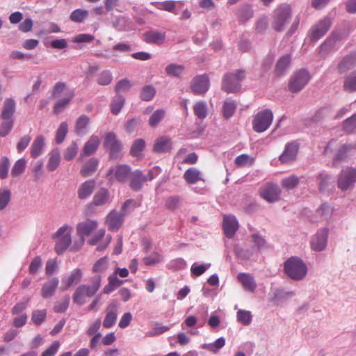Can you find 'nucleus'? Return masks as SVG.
<instances>
[{
    "label": "nucleus",
    "instance_id": "603ef678",
    "mask_svg": "<svg viewBox=\"0 0 356 356\" xmlns=\"http://www.w3.org/2000/svg\"><path fill=\"white\" fill-rule=\"evenodd\" d=\"M89 13L87 10L78 8L72 11L70 18L76 23L83 22L88 16Z\"/></svg>",
    "mask_w": 356,
    "mask_h": 356
},
{
    "label": "nucleus",
    "instance_id": "f257e3e1",
    "mask_svg": "<svg viewBox=\"0 0 356 356\" xmlns=\"http://www.w3.org/2000/svg\"><path fill=\"white\" fill-rule=\"evenodd\" d=\"M102 277L99 275H95L90 284H81L79 286L73 295V301L75 304L83 305L86 302V297L93 296L101 286Z\"/></svg>",
    "mask_w": 356,
    "mask_h": 356
},
{
    "label": "nucleus",
    "instance_id": "ddd939ff",
    "mask_svg": "<svg viewBox=\"0 0 356 356\" xmlns=\"http://www.w3.org/2000/svg\"><path fill=\"white\" fill-rule=\"evenodd\" d=\"M120 304L116 300H113L108 303L105 310L106 316L103 321L104 327L110 328L115 324Z\"/></svg>",
    "mask_w": 356,
    "mask_h": 356
},
{
    "label": "nucleus",
    "instance_id": "f8f14e48",
    "mask_svg": "<svg viewBox=\"0 0 356 356\" xmlns=\"http://www.w3.org/2000/svg\"><path fill=\"white\" fill-rule=\"evenodd\" d=\"M209 79L205 74L196 76L191 82V91L197 95H204L209 90Z\"/></svg>",
    "mask_w": 356,
    "mask_h": 356
},
{
    "label": "nucleus",
    "instance_id": "a211bd4d",
    "mask_svg": "<svg viewBox=\"0 0 356 356\" xmlns=\"http://www.w3.org/2000/svg\"><path fill=\"white\" fill-rule=\"evenodd\" d=\"M131 168L127 165H119L115 168L111 167L109 168L107 177L111 176L114 174L115 179L120 182H124L128 176L130 175Z\"/></svg>",
    "mask_w": 356,
    "mask_h": 356
},
{
    "label": "nucleus",
    "instance_id": "423d86ee",
    "mask_svg": "<svg viewBox=\"0 0 356 356\" xmlns=\"http://www.w3.org/2000/svg\"><path fill=\"white\" fill-rule=\"evenodd\" d=\"M356 183V169L347 167L341 170L338 175L337 187L341 191H346L354 188Z\"/></svg>",
    "mask_w": 356,
    "mask_h": 356
},
{
    "label": "nucleus",
    "instance_id": "1a4fd4ad",
    "mask_svg": "<svg viewBox=\"0 0 356 356\" xmlns=\"http://www.w3.org/2000/svg\"><path fill=\"white\" fill-rule=\"evenodd\" d=\"M273 114L271 110L264 109L259 111L252 120V127L254 131L261 133L267 130L272 124Z\"/></svg>",
    "mask_w": 356,
    "mask_h": 356
},
{
    "label": "nucleus",
    "instance_id": "e433bc0d",
    "mask_svg": "<svg viewBox=\"0 0 356 356\" xmlns=\"http://www.w3.org/2000/svg\"><path fill=\"white\" fill-rule=\"evenodd\" d=\"M171 149V140L166 136H162L156 139L154 145L156 152H165Z\"/></svg>",
    "mask_w": 356,
    "mask_h": 356
},
{
    "label": "nucleus",
    "instance_id": "58836bf2",
    "mask_svg": "<svg viewBox=\"0 0 356 356\" xmlns=\"http://www.w3.org/2000/svg\"><path fill=\"white\" fill-rule=\"evenodd\" d=\"M108 282L104 287L103 291L105 294H109L115 289L124 284V281L120 280L115 274H112L108 277Z\"/></svg>",
    "mask_w": 356,
    "mask_h": 356
},
{
    "label": "nucleus",
    "instance_id": "a878e982",
    "mask_svg": "<svg viewBox=\"0 0 356 356\" xmlns=\"http://www.w3.org/2000/svg\"><path fill=\"white\" fill-rule=\"evenodd\" d=\"M184 179L188 184H195L200 181H205L202 172L194 167L190 168L185 171Z\"/></svg>",
    "mask_w": 356,
    "mask_h": 356
},
{
    "label": "nucleus",
    "instance_id": "aec40b11",
    "mask_svg": "<svg viewBox=\"0 0 356 356\" xmlns=\"http://www.w3.org/2000/svg\"><path fill=\"white\" fill-rule=\"evenodd\" d=\"M238 224L234 216H225L223 219L222 227L225 234L228 238H232L238 229Z\"/></svg>",
    "mask_w": 356,
    "mask_h": 356
},
{
    "label": "nucleus",
    "instance_id": "6e6d98bb",
    "mask_svg": "<svg viewBox=\"0 0 356 356\" xmlns=\"http://www.w3.org/2000/svg\"><path fill=\"white\" fill-rule=\"evenodd\" d=\"M195 115L200 119H204L207 115V105L205 102L200 101L193 106Z\"/></svg>",
    "mask_w": 356,
    "mask_h": 356
},
{
    "label": "nucleus",
    "instance_id": "ea45409f",
    "mask_svg": "<svg viewBox=\"0 0 356 356\" xmlns=\"http://www.w3.org/2000/svg\"><path fill=\"white\" fill-rule=\"evenodd\" d=\"M185 67L183 65L170 63L165 67V74L169 76L179 78L184 73Z\"/></svg>",
    "mask_w": 356,
    "mask_h": 356
},
{
    "label": "nucleus",
    "instance_id": "4d7b16f0",
    "mask_svg": "<svg viewBox=\"0 0 356 356\" xmlns=\"http://www.w3.org/2000/svg\"><path fill=\"white\" fill-rule=\"evenodd\" d=\"M68 132V124L66 122H63L60 124L56 134V143L57 144H61Z\"/></svg>",
    "mask_w": 356,
    "mask_h": 356
},
{
    "label": "nucleus",
    "instance_id": "412c9836",
    "mask_svg": "<svg viewBox=\"0 0 356 356\" xmlns=\"http://www.w3.org/2000/svg\"><path fill=\"white\" fill-rule=\"evenodd\" d=\"M99 144V137L97 135H92L85 143L84 147L81 152V156H90L95 154L97 152Z\"/></svg>",
    "mask_w": 356,
    "mask_h": 356
},
{
    "label": "nucleus",
    "instance_id": "f3484780",
    "mask_svg": "<svg viewBox=\"0 0 356 356\" xmlns=\"http://www.w3.org/2000/svg\"><path fill=\"white\" fill-rule=\"evenodd\" d=\"M165 38V33L158 30L147 31L143 35V39L145 42L157 45L163 44Z\"/></svg>",
    "mask_w": 356,
    "mask_h": 356
},
{
    "label": "nucleus",
    "instance_id": "09e8293b",
    "mask_svg": "<svg viewBox=\"0 0 356 356\" xmlns=\"http://www.w3.org/2000/svg\"><path fill=\"white\" fill-rule=\"evenodd\" d=\"M317 180L319 181V191L324 192L331 183L332 177L330 175L321 172L318 175Z\"/></svg>",
    "mask_w": 356,
    "mask_h": 356
},
{
    "label": "nucleus",
    "instance_id": "79ce46f5",
    "mask_svg": "<svg viewBox=\"0 0 356 356\" xmlns=\"http://www.w3.org/2000/svg\"><path fill=\"white\" fill-rule=\"evenodd\" d=\"M333 214V208L327 203H323L316 210V215L323 220H330Z\"/></svg>",
    "mask_w": 356,
    "mask_h": 356
},
{
    "label": "nucleus",
    "instance_id": "9d476101",
    "mask_svg": "<svg viewBox=\"0 0 356 356\" xmlns=\"http://www.w3.org/2000/svg\"><path fill=\"white\" fill-rule=\"evenodd\" d=\"M332 25L330 17H325L312 26L309 31V36L312 42H316L323 37L330 30Z\"/></svg>",
    "mask_w": 356,
    "mask_h": 356
},
{
    "label": "nucleus",
    "instance_id": "49530a36",
    "mask_svg": "<svg viewBox=\"0 0 356 356\" xmlns=\"http://www.w3.org/2000/svg\"><path fill=\"white\" fill-rule=\"evenodd\" d=\"M73 97L74 93L73 92H71L70 93L68 94L67 97H65L58 100L54 104V112L56 114L62 112L64 110V108L71 102Z\"/></svg>",
    "mask_w": 356,
    "mask_h": 356
},
{
    "label": "nucleus",
    "instance_id": "72a5a7b5",
    "mask_svg": "<svg viewBox=\"0 0 356 356\" xmlns=\"http://www.w3.org/2000/svg\"><path fill=\"white\" fill-rule=\"evenodd\" d=\"M98 164L99 160L97 159L94 157L90 159L81 168L80 170L81 175L84 177L92 175L97 170Z\"/></svg>",
    "mask_w": 356,
    "mask_h": 356
},
{
    "label": "nucleus",
    "instance_id": "37998d69",
    "mask_svg": "<svg viewBox=\"0 0 356 356\" xmlns=\"http://www.w3.org/2000/svg\"><path fill=\"white\" fill-rule=\"evenodd\" d=\"M125 103V98L122 95H115L112 99L110 108L113 115H118L121 111Z\"/></svg>",
    "mask_w": 356,
    "mask_h": 356
},
{
    "label": "nucleus",
    "instance_id": "69168bd1",
    "mask_svg": "<svg viewBox=\"0 0 356 356\" xmlns=\"http://www.w3.org/2000/svg\"><path fill=\"white\" fill-rule=\"evenodd\" d=\"M145 143L143 139H136L133 143L130 153L134 156H138L145 148Z\"/></svg>",
    "mask_w": 356,
    "mask_h": 356
},
{
    "label": "nucleus",
    "instance_id": "c85d7f7f",
    "mask_svg": "<svg viewBox=\"0 0 356 356\" xmlns=\"http://www.w3.org/2000/svg\"><path fill=\"white\" fill-rule=\"evenodd\" d=\"M59 284L58 277H52L46 282L41 289V293L44 298H51L55 293Z\"/></svg>",
    "mask_w": 356,
    "mask_h": 356
},
{
    "label": "nucleus",
    "instance_id": "bf43d9fd",
    "mask_svg": "<svg viewBox=\"0 0 356 356\" xmlns=\"http://www.w3.org/2000/svg\"><path fill=\"white\" fill-rule=\"evenodd\" d=\"M108 268V258L106 257L98 259L92 267V270L95 273H102L105 272Z\"/></svg>",
    "mask_w": 356,
    "mask_h": 356
},
{
    "label": "nucleus",
    "instance_id": "a19ab883",
    "mask_svg": "<svg viewBox=\"0 0 356 356\" xmlns=\"http://www.w3.org/2000/svg\"><path fill=\"white\" fill-rule=\"evenodd\" d=\"M237 108V104L235 101L227 99L225 101L222 106V115L226 119L230 118L235 113Z\"/></svg>",
    "mask_w": 356,
    "mask_h": 356
},
{
    "label": "nucleus",
    "instance_id": "bb28decb",
    "mask_svg": "<svg viewBox=\"0 0 356 356\" xmlns=\"http://www.w3.org/2000/svg\"><path fill=\"white\" fill-rule=\"evenodd\" d=\"M236 15L239 23L244 24L253 17L254 12L250 5L242 4L238 8Z\"/></svg>",
    "mask_w": 356,
    "mask_h": 356
},
{
    "label": "nucleus",
    "instance_id": "dca6fc26",
    "mask_svg": "<svg viewBox=\"0 0 356 356\" xmlns=\"http://www.w3.org/2000/svg\"><path fill=\"white\" fill-rule=\"evenodd\" d=\"M299 149V145L296 141L287 143L284 149L280 156V161L282 163H289L293 161L297 156Z\"/></svg>",
    "mask_w": 356,
    "mask_h": 356
},
{
    "label": "nucleus",
    "instance_id": "8fccbe9b",
    "mask_svg": "<svg viewBox=\"0 0 356 356\" xmlns=\"http://www.w3.org/2000/svg\"><path fill=\"white\" fill-rule=\"evenodd\" d=\"M11 200V191L8 188H0V211L3 210L8 205Z\"/></svg>",
    "mask_w": 356,
    "mask_h": 356
},
{
    "label": "nucleus",
    "instance_id": "cd10ccee",
    "mask_svg": "<svg viewBox=\"0 0 356 356\" xmlns=\"http://www.w3.org/2000/svg\"><path fill=\"white\" fill-rule=\"evenodd\" d=\"M111 202L110 192L105 188H101L93 196L92 203L95 206H102Z\"/></svg>",
    "mask_w": 356,
    "mask_h": 356
},
{
    "label": "nucleus",
    "instance_id": "4c0bfd02",
    "mask_svg": "<svg viewBox=\"0 0 356 356\" xmlns=\"http://www.w3.org/2000/svg\"><path fill=\"white\" fill-rule=\"evenodd\" d=\"M15 111V102L13 99H6L4 102L1 118L3 120L13 119Z\"/></svg>",
    "mask_w": 356,
    "mask_h": 356
},
{
    "label": "nucleus",
    "instance_id": "c9c22d12",
    "mask_svg": "<svg viewBox=\"0 0 356 356\" xmlns=\"http://www.w3.org/2000/svg\"><path fill=\"white\" fill-rule=\"evenodd\" d=\"M355 63H356V55L353 51L343 58L338 65V70L340 73H343L354 65Z\"/></svg>",
    "mask_w": 356,
    "mask_h": 356
},
{
    "label": "nucleus",
    "instance_id": "052dcab7",
    "mask_svg": "<svg viewBox=\"0 0 356 356\" xmlns=\"http://www.w3.org/2000/svg\"><path fill=\"white\" fill-rule=\"evenodd\" d=\"M236 317L238 322L241 323L243 325H249L252 321L251 312L246 310H238L237 312Z\"/></svg>",
    "mask_w": 356,
    "mask_h": 356
},
{
    "label": "nucleus",
    "instance_id": "3c124183",
    "mask_svg": "<svg viewBox=\"0 0 356 356\" xmlns=\"http://www.w3.org/2000/svg\"><path fill=\"white\" fill-rule=\"evenodd\" d=\"M79 145L76 141H72L71 144L65 149L63 157L65 160L72 161L77 154Z\"/></svg>",
    "mask_w": 356,
    "mask_h": 356
},
{
    "label": "nucleus",
    "instance_id": "7ed1b4c3",
    "mask_svg": "<svg viewBox=\"0 0 356 356\" xmlns=\"http://www.w3.org/2000/svg\"><path fill=\"white\" fill-rule=\"evenodd\" d=\"M245 77V72L243 70L227 72L222 76L221 89L227 93L237 92L241 90V82Z\"/></svg>",
    "mask_w": 356,
    "mask_h": 356
},
{
    "label": "nucleus",
    "instance_id": "680f3d73",
    "mask_svg": "<svg viewBox=\"0 0 356 356\" xmlns=\"http://www.w3.org/2000/svg\"><path fill=\"white\" fill-rule=\"evenodd\" d=\"M165 112L163 109L155 111L149 119V124L151 127H156L164 118Z\"/></svg>",
    "mask_w": 356,
    "mask_h": 356
},
{
    "label": "nucleus",
    "instance_id": "0eeeda50",
    "mask_svg": "<svg viewBox=\"0 0 356 356\" xmlns=\"http://www.w3.org/2000/svg\"><path fill=\"white\" fill-rule=\"evenodd\" d=\"M71 229L69 225H64L56 232L55 234L56 238L55 251L58 254H63L71 244Z\"/></svg>",
    "mask_w": 356,
    "mask_h": 356
},
{
    "label": "nucleus",
    "instance_id": "774afa93",
    "mask_svg": "<svg viewBox=\"0 0 356 356\" xmlns=\"http://www.w3.org/2000/svg\"><path fill=\"white\" fill-rule=\"evenodd\" d=\"M343 129L348 133H352L356 130V113L343 122Z\"/></svg>",
    "mask_w": 356,
    "mask_h": 356
},
{
    "label": "nucleus",
    "instance_id": "13d9d810",
    "mask_svg": "<svg viewBox=\"0 0 356 356\" xmlns=\"http://www.w3.org/2000/svg\"><path fill=\"white\" fill-rule=\"evenodd\" d=\"M211 266V264H198L195 262L191 268V273L192 276L198 277L204 273Z\"/></svg>",
    "mask_w": 356,
    "mask_h": 356
},
{
    "label": "nucleus",
    "instance_id": "0e129e2a",
    "mask_svg": "<svg viewBox=\"0 0 356 356\" xmlns=\"http://www.w3.org/2000/svg\"><path fill=\"white\" fill-rule=\"evenodd\" d=\"M46 316L45 309H37L33 312L31 320L36 325H40L45 321Z\"/></svg>",
    "mask_w": 356,
    "mask_h": 356
},
{
    "label": "nucleus",
    "instance_id": "9b49d317",
    "mask_svg": "<svg viewBox=\"0 0 356 356\" xmlns=\"http://www.w3.org/2000/svg\"><path fill=\"white\" fill-rule=\"evenodd\" d=\"M328 235V228L319 229L311 239V248L316 252L324 250L327 245Z\"/></svg>",
    "mask_w": 356,
    "mask_h": 356
},
{
    "label": "nucleus",
    "instance_id": "a18cd8bd",
    "mask_svg": "<svg viewBox=\"0 0 356 356\" xmlns=\"http://www.w3.org/2000/svg\"><path fill=\"white\" fill-rule=\"evenodd\" d=\"M344 90L349 92L356 91V70L350 73L344 79Z\"/></svg>",
    "mask_w": 356,
    "mask_h": 356
},
{
    "label": "nucleus",
    "instance_id": "4be33fe9",
    "mask_svg": "<svg viewBox=\"0 0 356 356\" xmlns=\"http://www.w3.org/2000/svg\"><path fill=\"white\" fill-rule=\"evenodd\" d=\"M95 185L94 179H88L82 183L77 190L78 197L81 200L88 199L92 194Z\"/></svg>",
    "mask_w": 356,
    "mask_h": 356
},
{
    "label": "nucleus",
    "instance_id": "e2e57ef3",
    "mask_svg": "<svg viewBox=\"0 0 356 356\" xmlns=\"http://www.w3.org/2000/svg\"><path fill=\"white\" fill-rule=\"evenodd\" d=\"M26 166V161L24 158L18 159L14 164L11 174L13 177L20 175L24 171Z\"/></svg>",
    "mask_w": 356,
    "mask_h": 356
},
{
    "label": "nucleus",
    "instance_id": "6ab92c4d",
    "mask_svg": "<svg viewBox=\"0 0 356 356\" xmlns=\"http://www.w3.org/2000/svg\"><path fill=\"white\" fill-rule=\"evenodd\" d=\"M124 214L122 212L112 211L106 217V224L111 231H117L122 225Z\"/></svg>",
    "mask_w": 356,
    "mask_h": 356
},
{
    "label": "nucleus",
    "instance_id": "2f4dec72",
    "mask_svg": "<svg viewBox=\"0 0 356 356\" xmlns=\"http://www.w3.org/2000/svg\"><path fill=\"white\" fill-rule=\"evenodd\" d=\"M83 276L80 268H75L69 275H65L62 278V282L65 284V289L70 288L74 284L79 283Z\"/></svg>",
    "mask_w": 356,
    "mask_h": 356
},
{
    "label": "nucleus",
    "instance_id": "473e14b6",
    "mask_svg": "<svg viewBox=\"0 0 356 356\" xmlns=\"http://www.w3.org/2000/svg\"><path fill=\"white\" fill-rule=\"evenodd\" d=\"M90 123V118L83 114L80 115L76 122L74 131L79 136H83L88 133V126Z\"/></svg>",
    "mask_w": 356,
    "mask_h": 356
},
{
    "label": "nucleus",
    "instance_id": "2eb2a0df",
    "mask_svg": "<svg viewBox=\"0 0 356 356\" xmlns=\"http://www.w3.org/2000/svg\"><path fill=\"white\" fill-rule=\"evenodd\" d=\"M280 189L273 184H268L259 190L260 196L268 202H275L279 200Z\"/></svg>",
    "mask_w": 356,
    "mask_h": 356
},
{
    "label": "nucleus",
    "instance_id": "6e6552de",
    "mask_svg": "<svg viewBox=\"0 0 356 356\" xmlns=\"http://www.w3.org/2000/svg\"><path fill=\"white\" fill-rule=\"evenodd\" d=\"M251 238L254 246L250 250L237 249L236 253L238 257L241 259H250L253 257L254 254H259V252L267 248L266 240L259 233L252 234Z\"/></svg>",
    "mask_w": 356,
    "mask_h": 356
},
{
    "label": "nucleus",
    "instance_id": "c756f323",
    "mask_svg": "<svg viewBox=\"0 0 356 356\" xmlns=\"http://www.w3.org/2000/svg\"><path fill=\"white\" fill-rule=\"evenodd\" d=\"M147 181L141 170H137L134 171L131 176L130 187L134 191H140L143 187V182Z\"/></svg>",
    "mask_w": 356,
    "mask_h": 356
},
{
    "label": "nucleus",
    "instance_id": "338daca9",
    "mask_svg": "<svg viewBox=\"0 0 356 356\" xmlns=\"http://www.w3.org/2000/svg\"><path fill=\"white\" fill-rule=\"evenodd\" d=\"M156 90L152 86H145L142 89L140 99L143 101H150L154 98Z\"/></svg>",
    "mask_w": 356,
    "mask_h": 356
},
{
    "label": "nucleus",
    "instance_id": "5fc2aeb1",
    "mask_svg": "<svg viewBox=\"0 0 356 356\" xmlns=\"http://www.w3.org/2000/svg\"><path fill=\"white\" fill-rule=\"evenodd\" d=\"M131 87L132 84L127 79L120 80L115 87L116 95H122V93L128 92Z\"/></svg>",
    "mask_w": 356,
    "mask_h": 356
},
{
    "label": "nucleus",
    "instance_id": "de8ad7c7",
    "mask_svg": "<svg viewBox=\"0 0 356 356\" xmlns=\"http://www.w3.org/2000/svg\"><path fill=\"white\" fill-rule=\"evenodd\" d=\"M299 183L300 179L296 175H291L287 177L282 179V187L287 191H290L295 188L296 187H297Z\"/></svg>",
    "mask_w": 356,
    "mask_h": 356
},
{
    "label": "nucleus",
    "instance_id": "393cba45",
    "mask_svg": "<svg viewBox=\"0 0 356 356\" xmlns=\"http://www.w3.org/2000/svg\"><path fill=\"white\" fill-rule=\"evenodd\" d=\"M291 63V56L285 54L277 61L275 67V73L277 76H283L289 70Z\"/></svg>",
    "mask_w": 356,
    "mask_h": 356
},
{
    "label": "nucleus",
    "instance_id": "4468645a",
    "mask_svg": "<svg viewBox=\"0 0 356 356\" xmlns=\"http://www.w3.org/2000/svg\"><path fill=\"white\" fill-rule=\"evenodd\" d=\"M104 146L109 151L111 158L116 159L119 156L122 149V145L113 132H109L106 134L104 141Z\"/></svg>",
    "mask_w": 356,
    "mask_h": 356
},
{
    "label": "nucleus",
    "instance_id": "f03ea898",
    "mask_svg": "<svg viewBox=\"0 0 356 356\" xmlns=\"http://www.w3.org/2000/svg\"><path fill=\"white\" fill-rule=\"evenodd\" d=\"M285 274L293 280H302L307 275V267L305 262L298 257H291L284 264Z\"/></svg>",
    "mask_w": 356,
    "mask_h": 356
},
{
    "label": "nucleus",
    "instance_id": "39448f33",
    "mask_svg": "<svg viewBox=\"0 0 356 356\" xmlns=\"http://www.w3.org/2000/svg\"><path fill=\"white\" fill-rule=\"evenodd\" d=\"M311 79L309 72L306 69H300L291 75L288 88L290 92L297 93L302 90Z\"/></svg>",
    "mask_w": 356,
    "mask_h": 356
},
{
    "label": "nucleus",
    "instance_id": "864d4df0",
    "mask_svg": "<svg viewBox=\"0 0 356 356\" xmlns=\"http://www.w3.org/2000/svg\"><path fill=\"white\" fill-rule=\"evenodd\" d=\"M113 79L112 72L108 70H104L99 73L97 83L100 86H108L112 82Z\"/></svg>",
    "mask_w": 356,
    "mask_h": 356
},
{
    "label": "nucleus",
    "instance_id": "20e7f679",
    "mask_svg": "<svg viewBox=\"0 0 356 356\" xmlns=\"http://www.w3.org/2000/svg\"><path fill=\"white\" fill-rule=\"evenodd\" d=\"M272 17L273 29L277 32L284 31L291 17V6L287 3L278 6L273 12Z\"/></svg>",
    "mask_w": 356,
    "mask_h": 356
},
{
    "label": "nucleus",
    "instance_id": "c03bdc74",
    "mask_svg": "<svg viewBox=\"0 0 356 356\" xmlns=\"http://www.w3.org/2000/svg\"><path fill=\"white\" fill-rule=\"evenodd\" d=\"M225 345V339L221 337L217 339L214 342L204 343L202 346L203 349L207 350L213 353H218Z\"/></svg>",
    "mask_w": 356,
    "mask_h": 356
},
{
    "label": "nucleus",
    "instance_id": "5701e85b",
    "mask_svg": "<svg viewBox=\"0 0 356 356\" xmlns=\"http://www.w3.org/2000/svg\"><path fill=\"white\" fill-rule=\"evenodd\" d=\"M237 279L242 284L245 291L254 293L257 287V284L254 277L245 273H240L237 275Z\"/></svg>",
    "mask_w": 356,
    "mask_h": 356
},
{
    "label": "nucleus",
    "instance_id": "f704fd0d",
    "mask_svg": "<svg viewBox=\"0 0 356 356\" xmlns=\"http://www.w3.org/2000/svg\"><path fill=\"white\" fill-rule=\"evenodd\" d=\"M60 154L58 148L52 149L49 153V158L47 164V168L49 171H54L60 165Z\"/></svg>",
    "mask_w": 356,
    "mask_h": 356
},
{
    "label": "nucleus",
    "instance_id": "7c9ffc66",
    "mask_svg": "<svg viewBox=\"0 0 356 356\" xmlns=\"http://www.w3.org/2000/svg\"><path fill=\"white\" fill-rule=\"evenodd\" d=\"M44 140V137L42 135L38 136L35 138L30 148L32 158H37L42 154L45 146Z\"/></svg>",
    "mask_w": 356,
    "mask_h": 356
},
{
    "label": "nucleus",
    "instance_id": "b1692460",
    "mask_svg": "<svg viewBox=\"0 0 356 356\" xmlns=\"http://www.w3.org/2000/svg\"><path fill=\"white\" fill-rule=\"evenodd\" d=\"M97 222L93 220L88 219L84 222L77 224L76 232L77 234L83 238L84 236L90 234L97 227Z\"/></svg>",
    "mask_w": 356,
    "mask_h": 356
}]
</instances>
